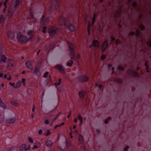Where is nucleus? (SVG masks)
<instances>
[{
    "instance_id": "nucleus-12",
    "label": "nucleus",
    "mask_w": 151,
    "mask_h": 151,
    "mask_svg": "<svg viewBox=\"0 0 151 151\" xmlns=\"http://www.w3.org/2000/svg\"><path fill=\"white\" fill-rule=\"evenodd\" d=\"M40 62H38L35 67V70H34V73H37L40 70V68L41 67L40 65Z\"/></svg>"
},
{
    "instance_id": "nucleus-26",
    "label": "nucleus",
    "mask_w": 151,
    "mask_h": 151,
    "mask_svg": "<svg viewBox=\"0 0 151 151\" xmlns=\"http://www.w3.org/2000/svg\"><path fill=\"white\" fill-rule=\"evenodd\" d=\"M20 0H16L15 2V4L14 6L15 7H17L20 4Z\"/></svg>"
},
{
    "instance_id": "nucleus-8",
    "label": "nucleus",
    "mask_w": 151,
    "mask_h": 151,
    "mask_svg": "<svg viewBox=\"0 0 151 151\" xmlns=\"http://www.w3.org/2000/svg\"><path fill=\"white\" fill-rule=\"evenodd\" d=\"M54 68H56L60 73L63 74L65 73V72L63 69V65H58L55 66Z\"/></svg>"
},
{
    "instance_id": "nucleus-28",
    "label": "nucleus",
    "mask_w": 151,
    "mask_h": 151,
    "mask_svg": "<svg viewBox=\"0 0 151 151\" xmlns=\"http://www.w3.org/2000/svg\"><path fill=\"white\" fill-rule=\"evenodd\" d=\"M4 17L2 15L0 16V23H2L4 20Z\"/></svg>"
},
{
    "instance_id": "nucleus-16",
    "label": "nucleus",
    "mask_w": 151,
    "mask_h": 151,
    "mask_svg": "<svg viewBox=\"0 0 151 151\" xmlns=\"http://www.w3.org/2000/svg\"><path fill=\"white\" fill-rule=\"evenodd\" d=\"M27 68L28 69H30L32 66L31 62L30 60H27L25 63Z\"/></svg>"
},
{
    "instance_id": "nucleus-23",
    "label": "nucleus",
    "mask_w": 151,
    "mask_h": 151,
    "mask_svg": "<svg viewBox=\"0 0 151 151\" xmlns=\"http://www.w3.org/2000/svg\"><path fill=\"white\" fill-rule=\"evenodd\" d=\"M99 42L97 40H93L92 42L93 45V46L96 47V45Z\"/></svg>"
},
{
    "instance_id": "nucleus-50",
    "label": "nucleus",
    "mask_w": 151,
    "mask_h": 151,
    "mask_svg": "<svg viewBox=\"0 0 151 151\" xmlns=\"http://www.w3.org/2000/svg\"><path fill=\"white\" fill-rule=\"evenodd\" d=\"M132 6H135L137 5V3L135 2H133L132 4Z\"/></svg>"
},
{
    "instance_id": "nucleus-30",
    "label": "nucleus",
    "mask_w": 151,
    "mask_h": 151,
    "mask_svg": "<svg viewBox=\"0 0 151 151\" xmlns=\"http://www.w3.org/2000/svg\"><path fill=\"white\" fill-rule=\"evenodd\" d=\"M118 69L121 71H123L124 70V67L121 65H119L118 66Z\"/></svg>"
},
{
    "instance_id": "nucleus-4",
    "label": "nucleus",
    "mask_w": 151,
    "mask_h": 151,
    "mask_svg": "<svg viewBox=\"0 0 151 151\" xmlns=\"http://www.w3.org/2000/svg\"><path fill=\"white\" fill-rule=\"evenodd\" d=\"M89 79V77L86 75L81 76L78 78V81L81 83L87 82L88 81Z\"/></svg>"
},
{
    "instance_id": "nucleus-13",
    "label": "nucleus",
    "mask_w": 151,
    "mask_h": 151,
    "mask_svg": "<svg viewBox=\"0 0 151 151\" xmlns=\"http://www.w3.org/2000/svg\"><path fill=\"white\" fill-rule=\"evenodd\" d=\"M41 146V144L40 142H37L36 143V145H35L32 147V149L34 150L35 149H38Z\"/></svg>"
},
{
    "instance_id": "nucleus-35",
    "label": "nucleus",
    "mask_w": 151,
    "mask_h": 151,
    "mask_svg": "<svg viewBox=\"0 0 151 151\" xmlns=\"http://www.w3.org/2000/svg\"><path fill=\"white\" fill-rule=\"evenodd\" d=\"M49 21V19L48 18H46L44 21V24H45L46 23H48Z\"/></svg>"
},
{
    "instance_id": "nucleus-40",
    "label": "nucleus",
    "mask_w": 151,
    "mask_h": 151,
    "mask_svg": "<svg viewBox=\"0 0 151 151\" xmlns=\"http://www.w3.org/2000/svg\"><path fill=\"white\" fill-rule=\"evenodd\" d=\"M46 29L47 27H44L43 28V29L42 31V32H43L44 33H45L46 32Z\"/></svg>"
},
{
    "instance_id": "nucleus-44",
    "label": "nucleus",
    "mask_w": 151,
    "mask_h": 151,
    "mask_svg": "<svg viewBox=\"0 0 151 151\" xmlns=\"http://www.w3.org/2000/svg\"><path fill=\"white\" fill-rule=\"evenodd\" d=\"M12 60H11L10 62H11V63L10 64H8V65H7V66H11V67L13 66V64L12 63Z\"/></svg>"
},
{
    "instance_id": "nucleus-42",
    "label": "nucleus",
    "mask_w": 151,
    "mask_h": 151,
    "mask_svg": "<svg viewBox=\"0 0 151 151\" xmlns=\"http://www.w3.org/2000/svg\"><path fill=\"white\" fill-rule=\"evenodd\" d=\"M60 81H61V79H59V82L58 83H55V85H59L60 83H61V82H60Z\"/></svg>"
},
{
    "instance_id": "nucleus-52",
    "label": "nucleus",
    "mask_w": 151,
    "mask_h": 151,
    "mask_svg": "<svg viewBox=\"0 0 151 151\" xmlns=\"http://www.w3.org/2000/svg\"><path fill=\"white\" fill-rule=\"evenodd\" d=\"M42 132V129H40L38 131V134H41Z\"/></svg>"
},
{
    "instance_id": "nucleus-14",
    "label": "nucleus",
    "mask_w": 151,
    "mask_h": 151,
    "mask_svg": "<svg viewBox=\"0 0 151 151\" xmlns=\"http://www.w3.org/2000/svg\"><path fill=\"white\" fill-rule=\"evenodd\" d=\"M11 103L12 105L18 106L19 105V102L15 100H12L11 101Z\"/></svg>"
},
{
    "instance_id": "nucleus-22",
    "label": "nucleus",
    "mask_w": 151,
    "mask_h": 151,
    "mask_svg": "<svg viewBox=\"0 0 151 151\" xmlns=\"http://www.w3.org/2000/svg\"><path fill=\"white\" fill-rule=\"evenodd\" d=\"M70 56L71 59L76 60V55H75V52H74L73 53L70 52Z\"/></svg>"
},
{
    "instance_id": "nucleus-5",
    "label": "nucleus",
    "mask_w": 151,
    "mask_h": 151,
    "mask_svg": "<svg viewBox=\"0 0 151 151\" xmlns=\"http://www.w3.org/2000/svg\"><path fill=\"white\" fill-rule=\"evenodd\" d=\"M60 5V0H54L53 2L51 7L54 8L55 9H57V7Z\"/></svg>"
},
{
    "instance_id": "nucleus-25",
    "label": "nucleus",
    "mask_w": 151,
    "mask_h": 151,
    "mask_svg": "<svg viewBox=\"0 0 151 151\" xmlns=\"http://www.w3.org/2000/svg\"><path fill=\"white\" fill-rule=\"evenodd\" d=\"M21 85V83L20 82H18L17 83L15 86H14V88H17L19 87Z\"/></svg>"
},
{
    "instance_id": "nucleus-48",
    "label": "nucleus",
    "mask_w": 151,
    "mask_h": 151,
    "mask_svg": "<svg viewBox=\"0 0 151 151\" xmlns=\"http://www.w3.org/2000/svg\"><path fill=\"white\" fill-rule=\"evenodd\" d=\"M8 1V0H6L5 1L4 3V5L5 7H6V4Z\"/></svg>"
},
{
    "instance_id": "nucleus-38",
    "label": "nucleus",
    "mask_w": 151,
    "mask_h": 151,
    "mask_svg": "<svg viewBox=\"0 0 151 151\" xmlns=\"http://www.w3.org/2000/svg\"><path fill=\"white\" fill-rule=\"evenodd\" d=\"M139 27L142 30H144L145 28V27L142 24H141L139 26Z\"/></svg>"
},
{
    "instance_id": "nucleus-37",
    "label": "nucleus",
    "mask_w": 151,
    "mask_h": 151,
    "mask_svg": "<svg viewBox=\"0 0 151 151\" xmlns=\"http://www.w3.org/2000/svg\"><path fill=\"white\" fill-rule=\"evenodd\" d=\"M8 14L9 17H11L13 15V13L12 12L9 11Z\"/></svg>"
},
{
    "instance_id": "nucleus-61",
    "label": "nucleus",
    "mask_w": 151,
    "mask_h": 151,
    "mask_svg": "<svg viewBox=\"0 0 151 151\" xmlns=\"http://www.w3.org/2000/svg\"><path fill=\"white\" fill-rule=\"evenodd\" d=\"M71 111H70L69 114L68 115V118H69L70 116V115L71 114Z\"/></svg>"
},
{
    "instance_id": "nucleus-9",
    "label": "nucleus",
    "mask_w": 151,
    "mask_h": 151,
    "mask_svg": "<svg viewBox=\"0 0 151 151\" xmlns=\"http://www.w3.org/2000/svg\"><path fill=\"white\" fill-rule=\"evenodd\" d=\"M127 72L129 74L133 76L138 77L139 76V73L135 72L133 70H128V71H127Z\"/></svg>"
},
{
    "instance_id": "nucleus-49",
    "label": "nucleus",
    "mask_w": 151,
    "mask_h": 151,
    "mask_svg": "<svg viewBox=\"0 0 151 151\" xmlns=\"http://www.w3.org/2000/svg\"><path fill=\"white\" fill-rule=\"evenodd\" d=\"M33 31L32 30H30L27 32V34L29 35H31Z\"/></svg>"
},
{
    "instance_id": "nucleus-47",
    "label": "nucleus",
    "mask_w": 151,
    "mask_h": 151,
    "mask_svg": "<svg viewBox=\"0 0 151 151\" xmlns=\"http://www.w3.org/2000/svg\"><path fill=\"white\" fill-rule=\"evenodd\" d=\"M78 119L80 121L83 119V118H82V117L81 116V115L80 114H79L78 115Z\"/></svg>"
},
{
    "instance_id": "nucleus-63",
    "label": "nucleus",
    "mask_w": 151,
    "mask_h": 151,
    "mask_svg": "<svg viewBox=\"0 0 151 151\" xmlns=\"http://www.w3.org/2000/svg\"><path fill=\"white\" fill-rule=\"evenodd\" d=\"M65 124V123L64 122H62L60 125H59V127H60L62 125H63Z\"/></svg>"
},
{
    "instance_id": "nucleus-46",
    "label": "nucleus",
    "mask_w": 151,
    "mask_h": 151,
    "mask_svg": "<svg viewBox=\"0 0 151 151\" xmlns=\"http://www.w3.org/2000/svg\"><path fill=\"white\" fill-rule=\"evenodd\" d=\"M106 58V56L104 55H102L101 57V59L102 60H104Z\"/></svg>"
},
{
    "instance_id": "nucleus-15",
    "label": "nucleus",
    "mask_w": 151,
    "mask_h": 151,
    "mask_svg": "<svg viewBox=\"0 0 151 151\" xmlns=\"http://www.w3.org/2000/svg\"><path fill=\"white\" fill-rule=\"evenodd\" d=\"M16 120L15 118L10 119L6 120V122L9 124H12L14 123Z\"/></svg>"
},
{
    "instance_id": "nucleus-31",
    "label": "nucleus",
    "mask_w": 151,
    "mask_h": 151,
    "mask_svg": "<svg viewBox=\"0 0 151 151\" xmlns=\"http://www.w3.org/2000/svg\"><path fill=\"white\" fill-rule=\"evenodd\" d=\"M73 63V62L72 61H71L70 62H67V65L68 66L71 67Z\"/></svg>"
},
{
    "instance_id": "nucleus-43",
    "label": "nucleus",
    "mask_w": 151,
    "mask_h": 151,
    "mask_svg": "<svg viewBox=\"0 0 151 151\" xmlns=\"http://www.w3.org/2000/svg\"><path fill=\"white\" fill-rule=\"evenodd\" d=\"M121 41L119 40H116L115 42V43L116 44H118L120 43Z\"/></svg>"
},
{
    "instance_id": "nucleus-27",
    "label": "nucleus",
    "mask_w": 151,
    "mask_h": 151,
    "mask_svg": "<svg viewBox=\"0 0 151 151\" xmlns=\"http://www.w3.org/2000/svg\"><path fill=\"white\" fill-rule=\"evenodd\" d=\"M4 116L0 114V123L4 122Z\"/></svg>"
},
{
    "instance_id": "nucleus-11",
    "label": "nucleus",
    "mask_w": 151,
    "mask_h": 151,
    "mask_svg": "<svg viewBox=\"0 0 151 151\" xmlns=\"http://www.w3.org/2000/svg\"><path fill=\"white\" fill-rule=\"evenodd\" d=\"M8 37L9 39H13L14 37V33L11 31H9L8 33Z\"/></svg>"
},
{
    "instance_id": "nucleus-20",
    "label": "nucleus",
    "mask_w": 151,
    "mask_h": 151,
    "mask_svg": "<svg viewBox=\"0 0 151 151\" xmlns=\"http://www.w3.org/2000/svg\"><path fill=\"white\" fill-rule=\"evenodd\" d=\"M86 92L84 91H81L79 93V95L80 98L83 97L86 94Z\"/></svg>"
},
{
    "instance_id": "nucleus-7",
    "label": "nucleus",
    "mask_w": 151,
    "mask_h": 151,
    "mask_svg": "<svg viewBox=\"0 0 151 151\" xmlns=\"http://www.w3.org/2000/svg\"><path fill=\"white\" fill-rule=\"evenodd\" d=\"M67 45L69 47V50L70 52L73 53L74 52V46L73 44L71 43L70 42H67Z\"/></svg>"
},
{
    "instance_id": "nucleus-60",
    "label": "nucleus",
    "mask_w": 151,
    "mask_h": 151,
    "mask_svg": "<svg viewBox=\"0 0 151 151\" xmlns=\"http://www.w3.org/2000/svg\"><path fill=\"white\" fill-rule=\"evenodd\" d=\"M9 84L10 85H11V86H14V83H12L11 82H10L9 83Z\"/></svg>"
},
{
    "instance_id": "nucleus-34",
    "label": "nucleus",
    "mask_w": 151,
    "mask_h": 151,
    "mask_svg": "<svg viewBox=\"0 0 151 151\" xmlns=\"http://www.w3.org/2000/svg\"><path fill=\"white\" fill-rule=\"evenodd\" d=\"M115 81H116L119 83H122V81L121 79L118 78H117L116 79Z\"/></svg>"
},
{
    "instance_id": "nucleus-21",
    "label": "nucleus",
    "mask_w": 151,
    "mask_h": 151,
    "mask_svg": "<svg viewBox=\"0 0 151 151\" xmlns=\"http://www.w3.org/2000/svg\"><path fill=\"white\" fill-rule=\"evenodd\" d=\"M88 24L87 26V31L88 34V35H90V28L91 27V23L90 21L88 22Z\"/></svg>"
},
{
    "instance_id": "nucleus-53",
    "label": "nucleus",
    "mask_w": 151,
    "mask_h": 151,
    "mask_svg": "<svg viewBox=\"0 0 151 151\" xmlns=\"http://www.w3.org/2000/svg\"><path fill=\"white\" fill-rule=\"evenodd\" d=\"M45 15H44L42 16V18H41V19H40V21L41 22H42V21H43V20L45 18Z\"/></svg>"
},
{
    "instance_id": "nucleus-39",
    "label": "nucleus",
    "mask_w": 151,
    "mask_h": 151,
    "mask_svg": "<svg viewBox=\"0 0 151 151\" xmlns=\"http://www.w3.org/2000/svg\"><path fill=\"white\" fill-rule=\"evenodd\" d=\"M28 140L31 143H33V139L31 137H29Z\"/></svg>"
},
{
    "instance_id": "nucleus-1",
    "label": "nucleus",
    "mask_w": 151,
    "mask_h": 151,
    "mask_svg": "<svg viewBox=\"0 0 151 151\" xmlns=\"http://www.w3.org/2000/svg\"><path fill=\"white\" fill-rule=\"evenodd\" d=\"M33 37L32 35H31L30 37L28 38L26 36L22 34L21 32H19L17 35V39L20 43L24 44L31 40Z\"/></svg>"
},
{
    "instance_id": "nucleus-3",
    "label": "nucleus",
    "mask_w": 151,
    "mask_h": 151,
    "mask_svg": "<svg viewBox=\"0 0 151 151\" xmlns=\"http://www.w3.org/2000/svg\"><path fill=\"white\" fill-rule=\"evenodd\" d=\"M69 22L68 19H65L63 17H60L58 20V22L61 25H64Z\"/></svg>"
},
{
    "instance_id": "nucleus-59",
    "label": "nucleus",
    "mask_w": 151,
    "mask_h": 151,
    "mask_svg": "<svg viewBox=\"0 0 151 151\" xmlns=\"http://www.w3.org/2000/svg\"><path fill=\"white\" fill-rule=\"evenodd\" d=\"M30 15L31 16V17L30 18V19H33L34 17L32 14H31Z\"/></svg>"
},
{
    "instance_id": "nucleus-41",
    "label": "nucleus",
    "mask_w": 151,
    "mask_h": 151,
    "mask_svg": "<svg viewBox=\"0 0 151 151\" xmlns=\"http://www.w3.org/2000/svg\"><path fill=\"white\" fill-rule=\"evenodd\" d=\"M50 131L49 130H47V132L46 134V136H48V135H49L50 134Z\"/></svg>"
},
{
    "instance_id": "nucleus-36",
    "label": "nucleus",
    "mask_w": 151,
    "mask_h": 151,
    "mask_svg": "<svg viewBox=\"0 0 151 151\" xmlns=\"http://www.w3.org/2000/svg\"><path fill=\"white\" fill-rule=\"evenodd\" d=\"M49 74V72H46L43 75V77L44 78H46L47 75Z\"/></svg>"
},
{
    "instance_id": "nucleus-33",
    "label": "nucleus",
    "mask_w": 151,
    "mask_h": 151,
    "mask_svg": "<svg viewBox=\"0 0 151 151\" xmlns=\"http://www.w3.org/2000/svg\"><path fill=\"white\" fill-rule=\"evenodd\" d=\"M66 145L67 147H69L71 146V144L69 141H66Z\"/></svg>"
},
{
    "instance_id": "nucleus-2",
    "label": "nucleus",
    "mask_w": 151,
    "mask_h": 151,
    "mask_svg": "<svg viewBox=\"0 0 151 151\" xmlns=\"http://www.w3.org/2000/svg\"><path fill=\"white\" fill-rule=\"evenodd\" d=\"M58 30V27H56L51 26L50 27L48 30L50 36H53L54 35L57 33Z\"/></svg>"
},
{
    "instance_id": "nucleus-51",
    "label": "nucleus",
    "mask_w": 151,
    "mask_h": 151,
    "mask_svg": "<svg viewBox=\"0 0 151 151\" xmlns=\"http://www.w3.org/2000/svg\"><path fill=\"white\" fill-rule=\"evenodd\" d=\"M49 122L48 120H46L45 121V123L46 124H49Z\"/></svg>"
},
{
    "instance_id": "nucleus-29",
    "label": "nucleus",
    "mask_w": 151,
    "mask_h": 151,
    "mask_svg": "<svg viewBox=\"0 0 151 151\" xmlns=\"http://www.w3.org/2000/svg\"><path fill=\"white\" fill-rule=\"evenodd\" d=\"M0 106L4 109H5L6 108V105L4 103H0Z\"/></svg>"
},
{
    "instance_id": "nucleus-10",
    "label": "nucleus",
    "mask_w": 151,
    "mask_h": 151,
    "mask_svg": "<svg viewBox=\"0 0 151 151\" xmlns=\"http://www.w3.org/2000/svg\"><path fill=\"white\" fill-rule=\"evenodd\" d=\"M20 151H26L27 150V146L26 144H24L22 145L19 147Z\"/></svg>"
},
{
    "instance_id": "nucleus-45",
    "label": "nucleus",
    "mask_w": 151,
    "mask_h": 151,
    "mask_svg": "<svg viewBox=\"0 0 151 151\" xmlns=\"http://www.w3.org/2000/svg\"><path fill=\"white\" fill-rule=\"evenodd\" d=\"M77 59H80L81 58V55L79 53H77Z\"/></svg>"
},
{
    "instance_id": "nucleus-18",
    "label": "nucleus",
    "mask_w": 151,
    "mask_h": 151,
    "mask_svg": "<svg viewBox=\"0 0 151 151\" xmlns=\"http://www.w3.org/2000/svg\"><path fill=\"white\" fill-rule=\"evenodd\" d=\"M46 144L48 147H51L52 145V141L51 140H47L46 142Z\"/></svg>"
},
{
    "instance_id": "nucleus-58",
    "label": "nucleus",
    "mask_w": 151,
    "mask_h": 151,
    "mask_svg": "<svg viewBox=\"0 0 151 151\" xmlns=\"http://www.w3.org/2000/svg\"><path fill=\"white\" fill-rule=\"evenodd\" d=\"M58 115H56V116L54 118L52 121H54L58 118Z\"/></svg>"
},
{
    "instance_id": "nucleus-56",
    "label": "nucleus",
    "mask_w": 151,
    "mask_h": 151,
    "mask_svg": "<svg viewBox=\"0 0 151 151\" xmlns=\"http://www.w3.org/2000/svg\"><path fill=\"white\" fill-rule=\"evenodd\" d=\"M129 147V146H127L126 148H124V151H127V150L128 149Z\"/></svg>"
},
{
    "instance_id": "nucleus-64",
    "label": "nucleus",
    "mask_w": 151,
    "mask_h": 151,
    "mask_svg": "<svg viewBox=\"0 0 151 151\" xmlns=\"http://www.w3.org/2000/svg\"><path fill=\"white\" fill-rule=\"evenodd\" d=\"M11 79V76H9V77L7 78L8 80H10Z\"/></svg>"
},
{
    "instance_id": "nucleus-32",
    "label": "nucleus",
    "mask_w": 151,
    "mask_h": 151,
    "mask_svg": "<svg viewBox=\"0 0 151 151\" xmlns=\"http://www.w3.org/2000/svg\"><path fill=\"white\" fill-rule=\"evenodd\" d=\"M95 17H96V15L95 14H94L93 15V19H92V24H94L95 22Z\"/></svg>"
},
{
    "instance_id": "nucleus-55",
    "label": "nucleus",
    "mask_w": 151,
    "mask_h": 151,
    "mask_svg": "<svg viewBox=\"0 0 151 151\" xmlns=\"http://www.w3.org/2000/svg\"><path fill=\"white\" fill-rule=\"evenodd\" d=\"M25 79H24V78H22V83H23L24 85V86L25 85Z\"/></svg>"
},
{
    "instance_id": "nucleus-57",
    "label": "nucleus",
    "mask_w": 151,
    "mask_h": 151,
    "mask_svg": "<svg viewBox=\"0 0 151 151\" xmlns=\"http://www.w3.org/2000/svg\"><path fill=\"white\" fill-rule=\"evenodd\" d=\"M111 41H114L115 40V38L113 37L112 36H111L110 37Z\"/></svg>"
},
{
    "instance_id": "nucleus-17",
    "label": "nucleus",
    "mask_w": 151,
    "mask_h": 151,
    "mask_svg": "<svg viewBox=\"0 0 151 151\" xmlns=\"http://www.w3.org/2000/svg\"><path fill=\"white\" fill-rule=\"evenodd\" d=\"M75 26L73 24L70 25L68 27V29L71 32H73L75 31Z\"/></svg>"
},
{
    "instance_id": "nucleus-62",
    "label": "nucleus",
    "mask_w": 151,
    "mask_h": 151,
    "mask_svg": "<svg viewBox=\"0 0 151 151\" xmlns=\"http://www.w3.org/2000/svg\"><path fill=\"white\" fill-rule=\"evenodd\" d=\"M147 44H148L149 43V44L148 45L150 47H151V42L149 43L148 42H147Z\"/></svg>"
},
{
    "instance_id": "nucleus-54",
    "label": "nucleus",
    "mask_w": 151,
    "mask_h": 151,
    "mask_svg": "<svg viewBox=\"0 0 151 151\" xmlns=\"http://www.w3.org/2000/svg\"><path fill=\"white\" fill-rule=\"evenodd\" d=\"M45 15H44L42 16V18H41V19H40V21L41 22H42V21H43V20L45 18Z\"/></svg>"
},
{
    "instance_id": "nucleus-6",
    "label": "nucleus",
    "mask_w": 151,
    "mask_h": 151,
    "mask_svg": "<svg viewBox=\"0 0 151 151\" xmlns=\"http://www.w3.org/2000/svg\"><path fill=\"white\" fill-rule=\"evenodd\" d=\"M108 45V41L105 40L102 44L101 46V51L103 52H104L106 49Z\"/></svg>"
},
{
    "instance_id": "nucleus-24",
    "label": "nucleus",
    "mask_w": 151,
    "mask_h": 151,
    "mask_svg": "<svg viewBox=\"0 0 151 151\" xmlns=\"http://www.w3.org/2000/svg\"><path fill=\"white\" fill-rule=\"evenodd\" d=\"M78 139L79 141L82 143L83 142V139L82 136L80 134H79L78 136Z\"/></svg>"
},
{
    "instance_id": "nucleus-19",
    "label": "nucleus",
    "mask_w": 151,
    "mask_h": 151,
    "mask_svg": "<svg viewBox=\"0 0 151 151\" xmlns=\"http://www.w3.org/2000/svg\"><path fill=\"white\" fill-rule=\"evenodd\" d=\"M121 12L120 11H117L114 14V17L116 18L119 17L120 15Z\"/></svg>"
}]
</instances>
